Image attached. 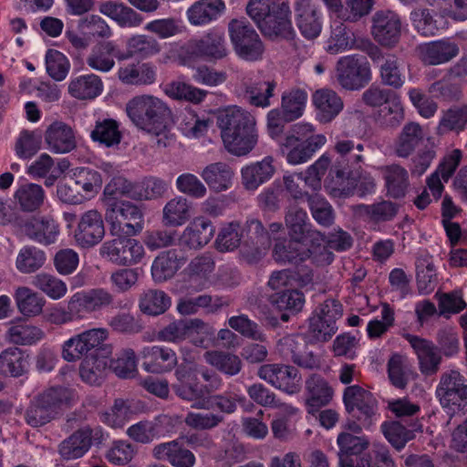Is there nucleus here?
Wrapping results in <instances>:
<instances>
[{
  "label": "nucleus",
  "instance_id": "nucleus-1",
  "mask_svg": "<svg viewBox=\"0 0 467 467\" xmlns=\"http://www.w3.org/2000/svg\"><path fill=\"white\" fill-rule=\"evenodd\" d=\"M246 13L265 37L285 40L296 46V33L292 25L288 0H250Z\"/></svg>",
  "mask_w": 467,
  "mask_h": 467
},
{
  "label": "nucleus",
  "instance_id": "nucleus-2",
  "mask_svg": "<svg viewBox=\"0 0 467 467\" xmlns=\"http://www.w3.org/2000/svg\"><path fill=\"white\" fill-rule=\"evenodd\" d=\"M217 124L229 152L246 155L256 144L255 119L248 111L238 107L226 109L219 113Z\"/></svg>",
  "mask_w": 467,
  "mask_h": 467
},
{
  "label": "nucleus",
  "instance_id": "nucleus-3",
  "mask_svg": "<svg viewBox=\"0 0 467 467\" xmlns=\"http://www.w3.org/2000/svg\"><path fill=\"white\" fill-rule=\"evenodd\" d=\"M334 150L338 156L329 171L326 188L335 197H347L352 194V189L347 185L348 179L358 173L365 163L364 144L337 138Z\"/></svg>",
  "mask_w": 467,
  "mask_h": 467
},
{
  "label": "nucleus",
  "instance_id": "nucleus-4",
  "mask_svg": "<svg viewBox=\"0 0 467 467\" xmlns=\"http://www.w3.org/2000/svg\"><path fill=\"white\" fill-rule=\"evenodd\" d=\"M72 400L67 388L52 387L30 400L24 412V420L32 428H40L51 422L61 413L62 408Z\"/></svg>",
  "mask_w": 467,
  "mask_h": 467
},
{
  "label": "nucleus",
  "instance_id": "nucleus-5",
  "mask_svg": "<svg viewBox=\"0 0 467 467\" xmlns=\"http://www.w3.org/2000/svg\"><path fill=\"white\" fill-rule=\"evenodd\" d=\"M130 121L148 133H159L171 119V112L160 99L150 95L136 96L126 104Z\"/></svg>",
  "mask_w": 467,
  "mask_h": 467
},
{
  "label": "nucleus",
  "instance_id": "nucleus-6",
  "mask_svg": "<svg viewBox=\"0 0 467 467\" xmlns=\"http://www.w3.org/2000/svg\"><path fill=\"white\" fill-rule=\"evenodd\" d=\"M108 337L109 332L106 328L83 331L64 342L62 358L67 362H74L91 355L109 357L112 346L105 343Z\"/></svg>",
  "mask_w": 467,
  "mask_h": 467
},
{
  "label": "nucleus",
  "instance_id": "nucleus-7",
  "mask_svg": "<svg viewBox=\"0 0 467 467\" xmlns=\"http://www.w3.org/2000/svg\"><path fill=\"white\" fill-rule=\"evenodd\" d=\"M105 220L112 236L136 235L143 229V213L130 202L108 200Z\"/></svg>",
  "mask_w": 467,
  "mask_h": 467
},
{
  "label": "nucleus",
  "instance_id": "nucleus-8",
  "mask_svg": "<svg viewBox=\"0 0 467 467\" xmlns=\"http://www.w3.org/2000/svg\"><path fill=\"white\" fill-rule=\"evenodd\" d=\"M228 32L234 50L240 58L246 61H257L262 58L264 44L246 19H232L228 24Z\"/></svg>",
  "mask_w": 467,
  "mask_h": 467
},
{
  "label": "nucleus",
  "instance_id": "nucleus-9",
  "mask_svg": "<svg viewBox=\"0 0 467 467\" xmlns=\"http://www.w3.org/2000/svg\"><path fill=\"white\" fill-rule=\"evenodd\" d=\"M343 403L348 414L369 430L377 420L378 401L373 394L360 387L351 385L343 391Z\"/></svg>",
  "mask_w": 467,
  "mask_h": 467
},
{
  "label": "nucleus",
  "instance_id": "nucleus-10",
  "mask_svg": "<svg viewBox=\"0 0 467 467\" xmlns=\"http://www.w3.org/2000/svg\"><path fill=\"white\" fill-rule=\"evenodd\" d=\"M436 395L448 413L457 414L467 411V383L459 371L450 370L441 376Z\"/></svg>",
  "mask_w": 467,
  "mask_h": 467
},
{
  "label": "nucleus",
  "instance_id": "nucleus-11",
  "mask_svg": "<svg viewBox=\"0 0 467 467\" xmlns=\"http://www.w3.org/2000/svg\"><path fill=\"white\" fill-rule=\"evenodd\" d=\"M105 439L104 431L100 426L86 425L60 442L58 453L63 460H77L83 457L93 444L99 445Z\"/></svg>",
  "mask_w": 467,
  "mask_h": 467
},
{
  "label": "nucleus",
  "instance_id": "nucleus-12",
  "mask_svg": "<svg viewBox=\"0 0 467 467\" xmlns=\"http://www.w3.org/2000/svg\"><path fill=\"white\" fill-rule=\"evenodd\" d=\"M132 235H119L105 242L99 249L100 255L111 263L128 266L140 262L144 256V248Z\"/></svg>",
  "mask_w": 467,
  "mask_h": 467
},
{
  "label": "nucleus",
  "instance_id": "nucleus-13",
  "mask_svg": "<svg viewBox=\"0 0 467 467\" xmlns=\"http://www.w3.org/2000/svg\"><path fill=\"white\" fill-rule=\"evenodd\" d=\"M306 125H295L293 132L286 135L284 141H280V147L286 160L291 164H299L307 161L320 147L326 143V137L321 134L312 135L305 140H301L299 134L306 130Z\"/></svg>",
  "mask_w": 467,
  "mask_h": 467
},
{
  "label": "nucleus",
  "instance_id": "nucleus-14",
  "mask_svg": "<svg viewBox=\"0 0 467 467\" xmlns=\"http://www.w3.org/2000/svg\"><path fill=\"white\" fill-rule=\"evenodd\" d=\"M258 377L281 391L293 395L299 392L302 378L297 368L289 364L270 363L260 366Z\"/></svg>",
  "mask_w": 467,
  "mask_h": 467
},
{
  "label": "nucleus",
  "instance_id": "nucleus-15",
  "mask_svg": "<svg viewBox=\"0 0 467 467\" xmlns=\"http://www.w3.org/2000/svg\"><path fill=\"white\" fill-rule=\"evenodd\" d=\"M337 79L347 90H358L371 79V71L365 58L357 56L341 57L337 64Z\"/></svg>",
  "mask_w": 467,
  "mask_h": 467
},
{
  "label": "nucleus",
  "instance_id": "nucleus-16",
  "mask_svg": "<svg viewBox=\"0 0 467 467\" xmlns=\"http://www.w3.org/2000/svg\"><path fill=\"white\" fill-rule=\"evenodd\" d=\"M176 381L172 383L171 389L182 400L197 401L199 409H209L203 398V385L198 379L193 367L186 364L179 365L174 372Z\"/></svg>",
  "mask_w": 467,
  "mask_h": 467
},
{
  "label": "nucleus",
  "instance_id": "nucleus-17",
  "mask_svg": "<svg viewBox=\"0 0 467 467\" xmlns=\"http://www.w3.org/2000/svg\"><path fill=\"white\" fill-rule=\"evenodd\" d=\"M76 244L82 248H90L99 244L105 236L102 215L97 210H88L81 214L73 232Z\"/></svg>",
  "mask_w": 467,
  "mask_h": 467
},
{
  "label": "nucleus",
  "instance_id": "nucleus-18",
  "mask_svg": "<svg viewBox=\"0 0 467 467\" xmlns=\"http://www.w3.org/2000/svg\"><path fill=\"white\" fill-rule=\"evenodd\" d=\"M371 33L381 46H395L401 35V21L398 14L389 10H380L372 17Z\"/></svg>",
  "mask_w": 467,
  "mask_h": 467
},
{
  "label": "nucleus",
  "instance_id": "nucleus-19",
  "mask_svg": "<svg viewBox=\"0 0 467 467\" xmlns=\"http://www.w3.org/2000/svg\"><path fill=\"white\" fill-rule=\"evenodd\" d=\"M296 24L301 35L312 40L322 30L321 15L313 0H296L294 3Z\"/></svg>",
  "mask_w": 467,
  "mask_h": 467
},
{
  "label": "nucleus",
  "instance_id": "nucleus-20",
  "mask_svg": "<svg viewBox=\"0 0 467 467\" xmlns=\"http://www.w3.org/2000/svg\"><path fill=\"white\" fill-rule=\"evenodd\" d=\"M115 58L121 61L126 60L127 57L114 41L106 40L92 47L86 63L91 69L106 73L114 67Z\"/></svg>",
  "mask_w": 467,
  "mask_h": 467
},
{
  "label": "nucleus",
  "instance_id": "nucleus-21",
  "mask_svg": "<svg viewBox=\"0 0 467 467\" xmlns=\"http://www.w3.org/2000/svg\"><path fill=\"white\" fill-rule=\"evenodd\" d=\"M151 453L154 459L168 462L172 467H192L196 461L194 454L183 446L179 438L155 445Z\"/></svg>",
  "mask_w": 467,
  "mask_h": 467
},
{
  "label": "nucleus",
  "instance_id": "nucleus-22",
  "mask_svg": "<svg viewBox=\"0 0 467 467\" xmlns=\"http://www.w3.org/2000/svg\"><path fill=\"white\" fill-rule=\"evenodd\" d=\"M404 337L418 357L420 372L426 376L435 374L439 370L441 356L434 343L411 334H406Z\"/></svg>",
  "mask_w": 467,
  "mask_h": 467
},
{
  "label": "nucleus",
  "instance_id": "nucleus-23",
  "mask_svg": "<svg viewBox=\"0 0 467 467\" xmlns=\"http://www.w3.org/2000/svg\"><path fill=\"white\" fill-rule=\"evenodd\" d=\"M142 368L150 373L171 371L178 363L175 351L161 346L146 347L141 351Z\"/></svg>",
  "mask_w": 467,
  "mask_h": 467
},
{
  "label": "nucleus",
  "instance_id": "nucleus-24",
  "mask_svg": "<svg viewBox=\"0 0 467 467\" xmlns=\"http://www.w3.org/2000/svg\"><path fill=\"white\" fill-rule=\"evenodd\" d=\"M334 390L329 383L320 375L312 374L306 380V406L310 414L317 412L322 407L330 403Z\"/></svg>",
  "mask_w": 467,
  "mask_h": 467
},
{
  "label": "nucleus",
  "instance_id": "nucleus-25",
  "mask_svg": "<svg viewBox=\"0 0 467 467\" xmlns=\"http://www.w3.org/2000/svg\"><path fill=\"white\" fill-rule=\"evenodd\" d=\"M215 228L212 222L204 217H197L183 230L179 244L188 249H200L213 238Z\"/></svg>",
  "mask_w": 467,
  "mask_h": 467
},
{
  "label": "nucleus",
  "instance_id": "nucleus-26",
  "mask_svg": "<svg viewBox=\"0 0 467 467\" xmlns=\"http://www.w3.org/2000/svg\"><path fill=\"white\" fill-rule=\"evenodd\" d=\"M45 142L47 149L57 154L68 153L77 147L74 130L62 121H55L48 126L45 132Z\"/></svg>",
  "mask_w": 467,
  "mask_h": 467
},
{
  "label": "nucleus",
  "instance_id": "nucleus-27",
  "mask_svg": "<svg viewBox=\"0 0 467 467\" xmlns=\"http://www.w3.org/2000/svg\"><path fill=\"white\" fill-rule=\"evenodd\" d=\"M425 132L418 122H407L394 141V153L399 158H409L425 140Z\"/></svg>",
  "mask_w": 467,
  "mask_h": 467
},
{
  "label": "nucleus",
  "instance_id": "nucleus-28",
  "mask_svg": "<svg viewBox=\"0 0 467 467\" xmlns=\"http://www.w3.org/2000/svg\"><path fill=\"white\" fill-rule=\"evenodd\" d=\"M191 54L213 58H222L226 56L224 34L213 29L200 39H192L188 43Z\"/></svg>",
  "mask_w": 467,
  "mask_h": 467
},
{
  "label": "nucleus",
  "instance_id": "nucleus-29",
  "mask_svg": "<svg viewBox=\"0 0 467 467\" xmlns=\"http://www.w3.org/2000/svg\"><path fill=\"white\" fill-rule=\"evenodd\" d=\"M29 369V355L17 347H9L0 353V375L19 378Z\"/></svg>",
  "mask_w": 467,
  "mask_h": 467
},
{
  "label": "nucleus",
  "instance_id": "nucleus-30",
  "mask_svg": "<svg viewBox=\"0 0 467 467\" xmlns=\"http://www.w3.org/2000/svg\"><path fill=\"white\" fill-rule=\"evenodd\" d=\"M385 182L387 195L393 199L405 197L410 186L409 171L399 163L385 165L380 168Z\"/></svg>",
  "mask_w": 467,
  "mask_h": 467
},
{
  "label": "nucleus",
  "instance_id": "nucleus-31",
  "mask_svg": "<svg viewBox=\"0 0 467 467\" xmlns=\"http://www.w3.org/2000/svg\"><path fill=\"white\" fill-rule=\"evenodd\" d=\"M276 82L275 80L253 81L247 77H244L239 84L240 89L244 92V97L249 103L261 108L270 106V98L273 97Z\"/></svg>",
  "mask_w": 467,
  "mask_h": 467
},
{
  "label": "nucleus",
  "instance_id": "nucleus-32",
  "mask_svg": "<svg viewBox=\"0 0 467 467\" xmlns=\"http://www.w3.org/2000/svg\"><path fill=\"white\" fill-rule=\"evenodd\" d=\"M183 257L179 256L176 249L160 253L152 262L151 276L155 283H163L172 278L184 264Z\"/></svg>",
  "mask_w": 467,
  "mask_h": 467
},
{
  "label": "nucleus",
  "instance_id": "nucleus-33",
  "mask_svg": "<svg viewBox=\"0 0 467 467\" xmlns=\"http://www.w3.org/2000/svg\"><path fill=\"white\" fill-rule=\"evenodd\" d=\"M99 11L120 27H137L143 22V16L140 13L123 3L105 1L100 3Z\"/></svg>",
  "mask_w": 467,
  "mask_h": 467
},
{
  "label": "nucleus",
  "instance_id": "nucleus-34",
  "mask_svg": "<svg viewBox=\"0 0 467 467\" xmlns=\"http://www.w3.org/2000/svg\"><path fill=\"white\" fill-rule=\"evenodd\" d=\"M81 317L87 313L99 311L113 304L114 296L104 288H94L88 291L78 292L73 296Z\"/></svg>",
  "mask_w": 467,
  "mask_h": 467
},
{
  "label": "nucleus",
  "instance_id": "nucleus-35",
  "mask_svg": "<svg viewBox=\"0 0 467 467\" xmlns=\"http://www.w3.org/2000/svg\"><path fill=\"white\" fill-rule=\"evenodd\" d=\"M68 94L78 100H92L103 91V82L100 77L89 73L70 79L67 86Z\"/></svg>",
  "mask_w": 467,
  "mask_h": 467
},
{
  "label": "nucleus",
  "instance_id": "nucleus-36",
  "mask_svg": "<svg viewBox=\"0 0 467 467\" xmlns=\"http://www.w3.org/2000/svg\"><path fill=\"white\" fill-rule=\"evenodd\" d=\"M242 232L244 234V248H250L254 258L260 256L262 250L266 249L271 244L269 232L258 219H248Z\"/></svg>",
  "mask_w": 467,
  "mask_h": 467
},
{
  "label": "nucleus",
  "instance_id": "nucleus-37",
  "mask_svg": "<svg viewBox=\"0 0 467 467\" xmlns=\"http://www.w3.org/2000/svg\"><path fill=\"white\" fill-rule=\"evenodd\" d=\"M200 175L210 190L221 192L232 187L234 172L227 163L218 161L205 166Z\"/></svg>",
  "mask_w": 467,
  "mask_h": 467
},
{
  "label": "nucleus",
  "instance_id": "nucleus-38",
  "mask_svg": "<svg viewBox=\"0 0 467 467\" xmlns=\"http://www.w3.org/2000/svg\"><path fill=\"white\" fill-rule=\"evenodd\" d=\"M156 76L157 68L150 62L128 64L118 71L119 79L127 85H151L155 82Z\"/></svg>",
  "mask_w": 467,
  "mask_h": 467
},
{
  "label": "nucleus",
  "instance_id": "nucleus-39",
  "mask_svg": "<svg viewBox=\"0 0 467 467\" xmlns=\"http://www.w3.org/2000/svg\"><path fill=\"white\" fill-rule=\"evenodd\" d=\"M458 54V46L447 39L432 41L420 47L421 60L428 65L447 63Z\"/></svg>",
  "mask_w": 467,
  "mask_h": 467
},
{
  "label": "nucleus",
  "instance_id": "nucleus-40",
  "mask_svg": "<svg viewBox=\"0 0 467 467\" xmlns=\"http://www.w3.org/2000/svg\"><path fill=\"white\" fill-rule=\"evenodd\" d=\"M313 102L317 109V118L322 123L332 121L343 109L341 98L331 89H320L313 95Z\"/></svg>",
  "mask_w": 467,
  "mask_h": 467
},
{
  "label": "nucleus",
  "instance_id": "nucleus-41",
  "mask_svg": "<svg viewBox=\"0 0 467 467\" xmlns=\"http://www.w3.org/2000/svg\"><path fill=\"white\" fill-rule=\"evenodd\" d=\"M307 219V213L304 209L297 205L289 206L285 216V222L290 238L305 241L307 237L312 238L315 234L322 236L319 232L311 231Z\"/></svg>",
  "mask_w": 467,
  "mask_h": 467
},
{
  "label": "nucleus",
  "instance_id": "nucleus-42",
  "mask_svg": "<svg viewBox=\"0 0 467 467\" xmlns=\"http://www.w3.org/2000/svg\"><path fill=\"white\" fill-rule=\"evenodd\" d=\"M273 159L266 157L242 169V182L246 190L254 191L271 179L275 172Z\"/></svg>",
  "mask_w": 467,
  "mask_h": 467
},
{
  "label": "nucleus",
  "instance_id": "nucleus-43",
  "mask_svg": "<svg viewBox=\"0 0 467 467\" xmlns=\"http://www.w3.org/2000/svg\"><path fill=\"white\" fill-rule=\"evenodd\" d=\"M225 10L223 0H200L187 10V17L192 25L202 26L216 19Z\"/></svg>",
  "mask_w": 467,
  "mask_h": 467
},
{
  "label": "nucleus",
  "instance_id": "nucleus-44",
  "mask_svg": "<svg viewBox=\"0 0 467 467\" xmlns=\"http://www.w3.org/2000/svg\"><path fill=\"white\" fill-rule=\"evenodd\" d=\"M25 231L30 239L44 244L55 243L59 234L57 223L49 217L33 218L26 223Z\"/></svg>",
  "mask_w": 467,
  "mask_h": 467
},
{
  "label": "nucleus",
  "instance_id": "nucleus-45",
  "mask_svg": "<svg viewBox=\"0 0 467 467\" xmlns=\"http://www.w3.org/2000/svg\"><path fill=\"white\" fill-rule=\"evenodd\" d=\"M171 306V296L160 289H148L140 294L139 309L141 313L157 317L164 314Z\"/></svg>",
  "mask_w": 467,
  "mask_h": 467
},
{
  "label": "nucleus",
  "instance_id": "nucleus-46",
  "mask_svg": "<svg viewBox=\"0 0 467 467\" xmlns=\"http://www.w3.org/2000/svg\"><path fill=\"white\" fill-rule=\"evenodd\" d=\"M304 241H297L290 238L277 242L273 249V257L278 264L298 265L305 262Z\"/></svg>",
  "mask_w": 467,
  "mask_h": 467
},
{
  "label": "nucleus",
  "instance_id": "nucleus-47",
  "mask_svg": "<svg viewBox=\"0 0 467 467\" xmlns=\"http://www.w3.org/2000/svg\"><path fill=\"white\" fill-rule=\"evenodd\" d=\"M204 358L209 365L228 377L236 376L243 368L241 358L237 355L230 352L218 350L207 351L204 354Z\"/></svg>",
  "mask_w": 467,
  "mask_h": 467
},
{
  "label": "nucleus",
  "instance_id": "nucleus-48",
  "mask_svg": "<svg viewBox=\"0 0 467 467\" xmlns=\"http://www.w3.org/2000/svg\"><path fill=\"white\" fill-rule=\"evenodd\" d=\"M405 113L400 96L397 94L385 106L380 108L376 116L377 125L382 129L393 130L404 120Z\"/></svg>",
  "mask_w": 467,
  "mask_h": 467
},
{
  "label": "nucleus",
  "instance_id": "nucleus-49",
  "mask_svg": "<svg viewBox=\"0 0 467 467\" xmlns=\"http://www.w3.org/2000/svg\"><path fill=\"white\" fill-rule=\"evenodd\" d=\"M108 358L102 356H87L79 366V375L81 379L94 386H99L108 368Z\"/></svg>",
  "mask_w": 467,
  "mask_h": 467
},
{
  "label": "nucleus",
  "instance_id": "nucleus-50",
  "mask_svg": "<svg viewBox=\"0 0 467 467\" xmlns=\"http://www.w3.org/2000/svg\"><path fill=\"white\" fill-rule=\"evenodd\" d=\"M18 311L25 317H36L42 313L45 299L26 286H20L15 292Z\"/></svg>",
  "mask_w": 467,
  "mask_h": 467
},
{
  "label": "nucleus",
  "instance_id": "nucleus-51",
  "mask_svg": "<svg viewBox=\"0 0 467 467\" xmlns=\"http://www.w3.org/2000/svg\"><path fill=\"white\" fill-rule=\"evenodd\" d=\"M20 208L24 212H35L44 203L45 191L36 183L21 185L14 195Z\"/></svg>",
  "mask_w": 467,
  "mask_h": 467
},
{
  "label": "nucleus",
  "instance_id": "nucleus-52",
  "mask_svg": "<svg viewBox=\"0 0 467 467\" xmlns=\"http://www.w3.org/2000/svg\"><path fill=\"white\" fill-rule=\"evenodd\" d=\"M416 271L417 286L420 294L427 295L432 292L437 285V275L431 256L424 254L418 257Z\"/></svg>",
  "mask_w": 467,
  "mask_h": 467
},
{
  "label": "nucleus",
  "instance_id": "nucleus-53",
  "mask_svg": "<svg viewBox=\"0 0 467 467\" xmlns=\"http://www.w3.org/2000/svg\"><path fill=\"white\" fill-rule=\"evenodd\" d=\"M161 51L159 42L152 36L147 35H135L127 41V51L124 56L127 59L138 57L147 58L158 54Z\"/></svg>",
  "mask_w": 467,
  "mask_h": 467
},
{
  "label": "nucleus",
  "instance_id": "nucleus-54",
  "mask_svg": "<svg viewBox=\"0 0 467 467\" xmlns=\"http://www.w3.org/2000/svg\"><path fill=\"white\" fill-rule=\"evenodd\" d=\"M269 301L278 310L295 315L303 309L306 300L303 292L297 289H285L271 295Z\"/></svg>",
  "mask_w": 467,
  "mask_h": 467
},
{
  "label": "nucleus",
  "instance_id": "nucleus-55",
  "mask_svg": "<svg viewBox=\"0 0 467 467\" xmlns=\"http://www.w3.org/2000/svg\"><path fill=\"white\" fill-rule=\"evenodd\" d=\"M70 178L76 182L78 191L84 194L85 199L97 193L102 185L100 173L86 167L76 169Z\"/></svg>",
  "mask_w": 467,
  "mask_h": 467
},
{
  "label": "nucleus",
  "instance_id": "nucleus-56",
  "mask_svg": "<svg viewBox=\"0 0 467 467\" xmlns=\"http://www.w3.org/2000/svg\"><path fill=\"white\" fill-rule=\"evenodd\" d=\"M379 73L382 84L394 89H400L405 83L401 63L394 55H388L383 59L379 65Z\"/></svg>",
  "mask_w": 467,
  "mask_h": 467
},
{
  "label": "nucleus",
  "instance_id": "nucleus-57",
  "mask_svg": "<svg viewBox=\"0 0 467 467\" xmlns=\"http://www.w3.org/2000/svg\"><path fill=\"white\" fill-rule=\"evenodd\" d=\"M467 126V104L452 106L442 112L438 125L440 133L448 131L460 132Z\"/></svg>",
  "mask_w": 467,
  "mask_h": 467
},
{
  "label": "nucleus",
  "instance_id": "nucleus-58",
  "mask_svg": "<svg viewBox=\"0 0 467 467\" xmlns=\"http://www.w3.org/2000/svg\"><path fill=\"white\" fill-rule=\"evenodd\" d=\"M90 137L94 141H98L106 147H112L120 142L122 136L118 122L112 119H106L96 122Z\"/></svg>",
  "mask_w": 467,
  "mask_h": 467
},
{
  "label": "nucleus",
  "instance_id": "nucleus-59",
  "mask_svg": "<svg viewBox=\"0 0 467 467\" xmlns=\"http://www.w3.org/2000/svg\"><path fill=\"white\" fill-rule=\"evenodd\" d=\"M46 260L44 251L35 246H25L17 254L16 266L23 274H31L41 268Z\"/></svg>",
  "mask_w": 467,
  "mask_h": 467
},
{
  "label": "nucleus",
  "instance_id": "nucleus-60",
  "mask_svg": "<svg viewBox=\"0 0 467 467\" xmlns=\"http://www.w3.org/2000/svg\"><path fill=\"white\" fill-rule=\"evenodd\" d=\"M31 285L54 300L62 298L67 291V285L57 276L39 273L32 277Z\"/></svg>",
  "mask_w": 467,
  "mask_h": 467
},
{
  "label": "nucleus",
  "instance_id": "nucleus-61",
  "mask_svg": "<svg viewBox=\"0 0 467 467\" xmlns=\"http://www.w3.org/2000/svg\"><path fill=\"white\" fill-rule=\"evenodd\" d=\"M108 326L113 332L122 335H136L144 328L141 320L130 311L116 313L109 319Z\"/></svg>",
  "mask_w": 467,
  "mask_h": 467
},
{
  "label": "nucleus",
  "instance_id": "nucleus-62",
  "mask_svg": "<svg viewBox=\"0 0 467 467\" xmlns=\"http://www.w3.org/2000/svg\"><path fill=\"white\" fill-rule=\"evenodd\" d=\"M244 238L240 223L232 222L221 229L215 241L216 249L219 252L234 251L244 244Z\"/></svg>",
  "mask_w": 467,
  "mask_h": 467
},
{
  "label": "nucleus",
  "instance_id": "nucleus-63",
  "mask_svg": "<svg viewBox=\"0 0 467 467\" xmlns=\"http://www.w3.org/2000/svg\"><path fill=\"white\" fill-rule=\"evenodd\" d=\"M328 51L332 54L350 48L354 44V34L341 20L331 24Z\"/></svg>",
  "mask_w": 467,
  "mask_h": 467
},
{
  "label": "nucleus",
  "instance_id": "nucleus-64",
  "mask_svg": "<svg viewBox=\"0 0 467 467\" xmlns=\"http://www.w3.org/2000/svg\"><path fill=\"white\" fill-rule=\"evenodd\" d=\"M190 205L186 198L176 197L169 201L163 208V219L171 226L182 225L190 218Z\"/></svg>",
  "mask_w": 467,
  "mask_h": 467
}]
</instances>
